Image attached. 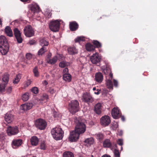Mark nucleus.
Returning a JSON list of instances; mask_svg holds the SVG:
<instances>
[{
	"mask_svg": "<svg viewBox=\"0 0 157 157\" xmlns=\"http://www.w3.org/2000/svg\"><path fill=\"white\" fill-rule=\"evenodd\" d=\"M117 143L119 145L122 146L123 144L122 140L119 139L117 141Z\"/></svg>",
	"mask_w": 157,
	"mask_h": 157,
	"instance_id": "nucleus-49",
	"label": "nucleus"
},
{
	"mask_svg": "<svg viewBox=\"0 0 157 157\" xmlns=\"http://www.w3.org/2000/svg\"><path fill=\"white\" fill-rule=\"evenodd\" d=\"M9 46L6 37L3 36H0V52L3 55H6L8 52Z\"/></svg>",
	"mask_w": 157,
	"mask_h": 157,
	"instance_id": "nucleus-2",
	"label": "nucleus"
},
{
	"mask_svg": "<svg viewBox=\"0 0 157 157\" xmlns=\"http://www.w3.org/2000/svg\"><path fill=\"white\" fill-rule=\"evenodd\" d=\"M90 59L93 63L97 64L100 62L101 58L99 54L96 52L90 57Z\"/></svg>",
	"mask_w": 157,
	"mask_h": 157,
	"instance_id": "nucleus-10",
	"label": "nucleus"
},
{
	"mask_svg": "<svg viewBox=\"0 0 157 157\" xmlns=\"http://www.w3.org/2000/svg\"><path fill=\"white\" fill-rule=\"evenodd\" d=\"M86 130V125L84 124V121L78 120L76 123L75 130L82 134L84 133Z\"/></svg>",
	"mask_w": 157,
	"mask_h": 157,
	"instance_id": "nucleus-5",
	"label": "nucleus"
},
{
	"mask_svg": "<svg viewBox=\"0 0 157 157\" xmlns=\"http://www.w3.org/2000/svg\"><path fill=\"white\" fill-rule=\"evenodd\" d=\"M14 35L19 43L22 42L23 39L21 36V33L20 31L17 28H15L13 29Z\"/></svg>",
	"mask_w": 157,
	"mask_h": 157,
	"instance_id": "nucleus-15",
	"label": "nucleus"
},
{
	"mask_svg": "<svg viewBox=\"0 0 157 157\" xmlns=\"http://www.w3.org/2000/svg\"><path fill=\"white\" fill-rule=\"evenodd\" d=\"M19 132L18 127L16 126H9L7 128V132L9 136L14 135L17 134Z\"/></svg>",
	"mask_w": 157,
	"mask_h": 157,
	"instance_id": "nucleus-9",
	"label": "nucleus"
},
{
	"mask_svg": "<svg viewBox=\"0 0 157 157\" xmlns=\"http://www.w3.org/2000/svg\"><path fill=\"white\" fill-rule=\"evenodd\" d=\"M40 9V7L37 4H34L32 5L30 9L32 12L33 13H35L38 12L39 11Z\"/></svg>",
	"mask_w": 157,
	"mask_h": 157,
	"instance_id": "nucleus-22",
	"label": "nucleus"
},
{
	"mask_svg": "<svg viewBox=\"0 0 157 157\" xmlns=\"http://www.w3.org/2000/svg\"><path fill=\"white\" fill-rule=\"evenodd\" d=\"M94 142V139L93 138H87L84 141V142L86 143V145L88 146L93 144Z\"/></svg>",
	"mask_w": 157,
	"mask_h": 157,
	"instance_id": "nucleus-30",
	"label": "nucleus"
},
{
	"mask_svg": "<svg viewBox=\"0 0 157 157\" xmlns=\"http://www.w3.org/2000/svg\"><path fill=\"white\" fill-rule=\"evenodd\" d=\"M33 106V104L32 103H27L21 105V109L24 111L29 110L31 109Z\"/></svg>",
	"mask_w": 157,
	"mask_h": 157,
	"instance_id": "nucleus-18",
	"label": "nucleus"
},
{
	"mask_svg": "<svg viewBox=\"0 0 157 157\" xmlns=\"http://www.w3.org/2000/svg\"><path fill=\"white\" fill-rule=\"evenodd\" d=\"M47 49L44 47H42L38 52V55L39 56H42L45 52L47 51Z\"/></svg>",
	"mask_w": 157,
	"mask_h": 157,
	"instance_id": "nucleus-32",
	"label": "nucleus"
},
{
	"mask_svg": "<svg viewBox=\"0 0 157 157\" xmlns=\"http://www.w3.org/2000/svg\"><path fill=\"white\" fill-rule=\"evenodd\" d=\"M29 94L28 93H25L22 96V99L24 101H26L29 99Z\"/></svg>",
	"mask_w": 157,
	"mask_h": 157,
	"instance_id": "nucleus-39",
	"label": "nucleus"
},
{
	"mask_svg": "<svg viewBox=\"0 0 157 157\" xmlns=\"http://www.w3.org/2000/svg\"><path fill=\"white\" fill-rule=\"evenodd\" d=\"M85 39L84 37H79L77 38L75 40V42H79L81 41H85Z\"/></svg>",
	"mask_w": 157,
	"mask_h": 157,
	"instance_id": "nucleus-40",
	"label": "nucleus"
},
{
	"mask_svg": "<svg viewBox=\"0 0 157 157\" xmlns=\"http://www.w3.org/2000/svg\"><path fill=\"white\" fill-rule=\"evenodd\" d=\"M101 157H111L109 155L107 154H105L103 155Z\"/></svg>",
	"mask_w": 157,
	"mask_h": 157,
	"instance_id": "nucleus-58",
	"label": "nucleus"
},
{
	"mask_svg": "<svg viewBox=\"0 0 157 157\" xmlns=\"http://www.w3.org/2000/svg\"><path fill=\"white\" fill-rule=\"evenodd\" d=\"M113 128L114 130L116 129L118 127V124L117 122H115L113 124Z\"/></svg>",
	"mask_w": 157,
	"mask_h": 157,
	"instance_id": "nucleus-47",
	"label": "nucleus"
},
{
	"mask_svg": "<svg viewBox=\"0 0 157 157\" xmlns=\"http://www.w3.org/2000/svg\"><path fill=\"white\" fill-rule=\"evenodd\" d=\"M23 140L21 139H13L11 142V146L13 149H17L22 144Z\"/></svg>",
	"mask_w": 157,
	"mask_h": 157,
	"instance_id": "nucleus-11",
	"label": "nucleus"
},
{
	"mask_svg": "<svg viewBox=\"0 0 157 157\" xmlns=\"http://www.w3.org/2000/svg\"><path fill=\"white\" fill-rule=\"evenodd\" d=\"M111 122L109 117L107 115L103 116L101 119L100 123L101 125L105 127L108 125Z\"/></svg>",
	"mask_w": 157,
	"mask_h": 157,
	"instance_id": "nucleus-12",
	"label": "nucleus"
},
{
	"mask_svg": "<svg viewBox=\"0 0 157 157\" xmlns=\"http://www.w3.org/2000/svg\"><path fill=\"white\" fill-rule=\"evenodd\" d=\"M46 122L43 119H39L37 120L35 122V125L37 128L40 130L44 129L47 126Z\"/></svg>",
	"mask_w": 157,
	"mask_h": 157,
	"instance_id": "nucleus-7",
	"label": "nucleus"
},
{
	"mask_svg": "<svg viewBox=\"0 0 157 157\" xmlns=\"http://www.w3.org/2000/svg\"><path fill=\"white\" fill-rule=\"evenodd\" d=\"M102 106V104L100 103H98L95 105L94 111L96 113L99 115L101 113Z\"/></svg>",
	"mask_w": 157,
	"mask_h": 157,
	"instance_id": "nucleus-19",
	"label": "nucleus"
},
{
	"mask_svg": "<svg viewBox=\"0 0 157 157\" xmlns=\"http://www.w3.org/2000/svg\"><path fill=\"white\" fill-rule=\"evenodd\" d=\"M33 71L35 76L38 77L39 76V72L37 67H35L34 68L33 70Z\"/></svg>",
	"mask_w": 157,
	"mask_h": 157,
	"instance_id": "nucleus-41",
	"label": "nucleus"
},
{
	"mask_svg": "<svg viewBox=\"0 0 157 157\" xmlns=\"http://www.w3.org/2000/svg\"><path fill=\"white\" fill-rule=\"evenodd\" d=\"M63 157H74V154L71 151H66L64 152L63 155Z\"/></svg>",
	"mask_w": 157,
	"mask_h": 157,
	"instance_id": "nucleus-34",
	"label": "nucleus"
},
{
	"mask_svg": "<svg viewBox=\"0 0 157 157\" xmlns=\"http://www.w3.org/2000/svg\"><path fill=\"white\" fill-rule=\"evenodd\" d=\"M21 75L20 74H18L16 75L15 78L13 80V83L14 84H17L19 82L20 79L21 78Z\"/></svg>",
	"mask_w": 157,
	"mask_h": 157,
	"instance_id": "nucleus-35",
	"label": "nucleus"
},
{
	"mask_svg": "<svg viewBox=\"0 0 157 157\" xmlns=\"http://www.w3.org/2000/svg\"><path fill=\"white\" fill-rule=\"evenodd\" d=\"M31 83V81H30V80H28L27 81L26 83L27 86L29 85Z\"/></svg>",
	"mask_w": 157,
	"mask_h": 157,
	"instance_id": "nucleus-57",
	"label": "nucleus"
},
{
	"mask_svg": "<svg viewBox=\"0 0 157 157\" xmlns=\"http://www.w3.org/2000/svg\"><path fill=\"white\" fill-rule=\"evenodd\" d=\"M31 91L33 93L36 94L38 93L39 90L37 87H34L31 89Z\"/></svg>",
	"mask_w": 157,
	"mask_h": 157,
	"instance_id": "nucleus-42",
	"label": "nucleus"
},
{
	"mask_svg": "<svg viewBox=\"0 0 157 157\" xmlns=\"http://www.w3.org/2000/svg\"><path fill=\"white\" fill-rule=\"evenodd\" d=\"M68 52L70 55H73L77 53L78 51L74 47H71L68 48Z\"/></svg>",
	"mask_w": 157,
	"mask_h": 157,
	"instance_id": "nucleus-25",
	"label": "nucleus"
},
{
	"mask_svg": "<svg viewBox=\"0 0 157 157\" xmlns=\"http://www.w3.org/2000/svg\"><path fill=\"white\" fill-rule=\"evenodd\" d=\"M0 137H1V136H0ZM1 137H2V139L3 140L4 139V136L3 135H1Z\"/></svg>",
	"mask_w": 157,
	"mask_h": 157,
	"instance_id": "nucleus-63",
	"label": "nucleus"
},
{
	"mask_svg": "<svg viewBox=\"0 0 157 157\" xmlns=\"http://www.w3.org/2000/svg\"><path fill=\"white\" fill-rule=\"evenodd\" d=\"M32 57V54L30 53H27L26 55V57L27 59L28 60L31 59Z\"/></svg>",
	"mask_w": 157,
	"mask_h": 157,
	"instance_id": "nucleus-48",
	"label": "nucleus"
},
{
	"mask_svg": "<svg viewBox=\"0 0 157 157\" xmlns=\"http://www.w3.org/2000/svg\"><path fill=\"white\" fill-rule=\"evenodd\" d=\"M103 72L106 75V84L107 87L109 90L113 89V83L112 80L113 78V75L111 72L110 68L108 66H106V68L103 69Z\"/></svg>",
	"mask_w": 157,
	"mask_h": 157,
	"instance_id": "nucleus-1",
	"label": "nucleus"
},
{
	"mask_svg": "<svg viewBox=\"0 0 157 157\" xmlns=\"http://www.w3.org/2000/svg\"><path fill=\"white\" fill-rule=\"evenodd\" d=\"M69 27L71 31H74L77 29L78 25L76 22L73 21L70 23Z\"/></svg>",
	"mask_w": 157,
	"mask_h": 157,
	"instance_id": "nucleus-20",
	"label": "nucleus"
},
{
	"mask_svg": "<svg viewBox=\"0 0 157 157\" xmlns=\"http://www.w3.org/2000/svg\"><path fill=\"white\" fill-rule=\"evenodd\" d=\"M55 90L53 89H51L50 90V92L51 94H53L55 93Z\"/></svg>",
	"mask_w": 157,
	"mask_h": 157,
	"instance_id": "nucleus-55",
	"label": "nucleus"
},
{
	"mask_svg": "<svg viewBox=\"0 0 157 157\" xmlns=\"http://www.w3.org/2000/svg\"><path fill=\"white\" fill-rule=\"evenodd\" d=\"M82 99L84 102L88 103H91L94 101L93 98L90 94L87 93H86L83 94Z\"/></svg>",
	"mask_w": 157,
	"mask_h": 157,
	"instance_id": "nucleus-16",
	"label": "nucleus"
},
{
	"mask_svg": "<svg viewBox=\"0 0 157 157\" xmlns=\"http://www.w3.org/2000/svg\"><path fill=\"white\" fill-rule=\"evenodd\" d=\"M36 43V42L34 40H31L29 41V44L31 45L34 44Z\"/></svg>",
	"mask_w": 157,
	"mask_h": 157,
	"instance_id": "nucleus-53",
	"label": "nucleus"
},
{
	"mask_svg": "<svg viewBox=\"0 0 157 157\" xmlns=\"http://www.w3.org/2000/svg\"><path fill=\"white\" fill-rule=\"evenodd\" d=\"M96 136L97 138L99 140H102L103 138L102 134L101 133H99L97 134Z\"/></svg>",
	"mask_w": 157,
	"mask_h": 157,
	"instance_id": "nucleus-45",
	"label": "nucleus"
},
{
	"mask_svg": "<svg viewBox=\"0 0 157 157\" xmlns=\"http://www.w3.org/2000/svg\"><path fill=\"white\" fill-rule=\"evenodd\" d=\"M97 90V89L96 87H94L93 88V90L94 91H96Z\"/></svg>",
	"mask_w": 157,
	"mask_h": 157,
	"instance_id": "nucleus-61",
	"label": "nucleus"
},
{
	"mask_svg": "<svg viewBox=\"0 0 157 157\" xmlns=\"http://www.w3.org/2000/svg\"><path fill=\"white\" fill-rule=\"evenodd\" d=\"M5 31L8 36L10 37H12L13 36L12 30L9 26H7L6 27L5 29Z\"/></svg>",
	"mask_w": 157,
	"mask_h": 157,
	"instance_id": "nucleus-27",
	"label": "nucleus"
},
{
	"mask_svg": "<svg viewBox=\"0 0 157 157\" xmlns=\"http://www.w3.org/2000/svg\"><path fill=\"white\" fill-rule=\"evenodd\" d=\"M2 21L1 19H0V25L1 26L2 25Z\"/></svg>",
	"mask_w": 157,
	"mask_h": 157,
	"instance_id": "nucleus-62",
	"label": "nucleus"
},
{
	"mask_svg": "<svg viewBox=\"0 0 157 157\" xmlns=\"http://www.w3.org/2000/svg\"><path fill=\"white\" fill-rule=\"evenodd\" d=\"M111 114L113 118L117 119L121 116V113L118 108L114 107L112 110Z\"/></svg>",
	"mask_w": 157,
	"mask_h": 157,
	"instance_id": "nucleus-13",
	"label": "nucleus"
},
{
	"mask_svg": "<svg viewBox=\"0 0 157 157\" xmlns=\"http://www.w3.org/2000/svg\"><path fill=\"white\" fill-rule=\"evenodd\" d=\"M70 65V63L65 61L61 62L59 64V66L61 68H64Z\"/></svg>",
	"mask_w": 157,
	"mask_h": 157,
	"instance_id": "nucleus-38",
	"label": "nucleus"
},
{
	"mask_svg": "<svg viewBox=\"0 0 157 157\" xmlns=\"http://www.w3.org/2000/svg\"><path fill=\"white\" fill-rule=\"evenodd\" d=\"M95 77L96 81L98 83H101L103 80V76L101 72L96 73Z\"/></svg>",
	"mask_w": 157,
	"mask_h": 157,
	"instance_id": "nucleus-21",
	"label": "nucleus"
},
{
	"mask_svg": "<svg viewBox=\"0 0 157 157\" xmlns=\"http://www.w3.org/2000/svg\"><path fill=\"white\" fill-rule=\"evenodd\" d=\"M80 134L75 130L71 132L69 137L71 141H76L79 139Z\"/></svg>",
	"mask_w": 157,
	"mask_h": 157,
	"instance_id": "nucleus-14",
	"label": "nucleus"
},
{
	"mask_svg": "<svg viewBox=\"0 0 157 157\" xmlns=\"http://www.w3.org/2000/svg\"><path fill=\"white\" fill-rule=\"evenodd\" d=\"M121 120L123 121H124L125 120V118L124 117V116H121Z\"/></svg>",
	"mask_w": 157,
	"mask_h": 157,
	"instance_id": "nucleus-59",
	"label": "nucleus"
},
{
	"mask_svg": "<svg viewBox=\"0 0 157 157\" xmlns=\"http://www.w3.org/2000/svg\"><path fill=\"white\" fill-rule=\"evenodd\" d=\"M52 136L56 140L62 139L63 135V132L62 129L58 127L53 128L51 131Z\"/></svg>",
	"mask_w": 157,
	"mask_h": 157,
	"instance_id": "nucleus-3",
	"label": "nucleus"
},
{
	"mask_svg": "<svg viewBox=\"0 0 157 157\" xmlns=\"http://www.w3.org/2000/svg\"><path fill=\"white\" fill-rule=\"evenodd\" d=\"M114 153L115 157H120V154L118 150L115 149L114 150Z\"/></svg>",
	"mask_w": 157,
	"mask_h": 157,
	"instance_id": "nucleus-43",
	"label": "nucleus"
},
{
	"mask_svg": "<svg viewBox=\"0 0 157 157\" xmlns=\"http://www.w3.org/2000/svg\"><path fill=\"white\" fill-rule=\"evenodd\" d=\"M113 83L114 86H115L116 87H117L118 85V83L117 81L115 79H113Z\"/></svg>",
	"mask_w": 157,
	"mask_h": 157,
	"instance_id": "nucleus-50",
	"label": "nucleus"
},
{
	"mask_svg": "<svg viewBox=\"0 0 157 157\" xmlns=\"http://www.w3.org/2000/svg\"><path fill=\"white\" fill-rule=\"evenodd\" d=\"M86 49L88 51H91L95 50V47L90 43H87L85 45Z\"/></svg>",
	"mask_w": 157,
	"mask_h": 157,
	"instance_id": "nucleus-26",
	"label": "nucleus"
},
{
	"mask_svg": "<svg viewBox=\"0 0 157 157\" xmlns=\"http://www.w3.org/2000/svg\"><path fill=\"white\" fill-rule=\"evenodd\" d=\"M22 2H24L29 3L31 2V0H20Z\"/></svg>",
	"mask_w": 157,
	"mask_h": 157,
	"instance_id": "nucleus-56",
	"label": "nucleus"
},
{
	"mask_svg": "<svg viewBox=\"0 0 157 157\" xmlns=\"http://www.w3.org/2000/svg\"><path fill=\"white\" fill-rule=\"evenodd\" d=\"M39 142L38 138L36 136H33L31 139V143L32 145L36 146Z\"/></svg>",
	"mask_w": 157,
	"mask_h": 157,
	"instance_id": "nucleus-23",
	"label": "nucleus"
},
{
	"mask_svg": "<svg viewBox=\"0 0 157 157\" xmlns=\"http://www.w3.org/2000/svg\"><path fill=\"white\" fill-rule=\"evenodd\" d=\"M9 79V75L7 73H6L4 74L2 77V80L4 83L7 84L8 82Z\"/></svg>",
	"mask_w": 157,
	"mask_h": 157,
	"instance_id": "nucleus-29",
	"label": "nucleus"
},
{
	"mask_svg": "<svg viewBox=\"0 0 157 157\" xmlns=\"http://www.w3.org/2000/svg\"><path fill=\"white\" fill-rule=\"evenodd\" d=\"M103 145L104 147L109 148L111 147L112 145L110 140L106 139L103 142Z\"/></svg>",
	"mask_w": 157,
	"mask_h": 157,
	"instance_id": "nucleus-24",
	"label": "nucleus"
},
{
	"mask_svg": "<svg viewBox=\"0 0 157 157\" xmlns=\"http://www.w3.org/2000/svg\"><path fill=\"white\" fill-rule=\"evenodd\" d=\"M7 84L1 83H0V93L5 92L6 90V86Z\"/></svg>",
	"mask_w": 157,
	"mask_h": 157,
	"instance_id": "nucleus-37",
	"label": "nucleus"
},
{
	"mask_svg": "<svg viewBox=\"0 0 157 157\" xmlns=\"http://www.w3.org/2000/svg\"><path fill=\"white\" fill-rule=\"evenodd\" d=\"M115 147H117V144H115Z\"/></svg>",
	"mask_w": 157,
	"mask_h": 157,
	"instance_id": "nucleus-64",
	"label": "nucleus"
},
{
	"mask_svg": "<svg viewBox=\"0 0 157 157\" xmlns=\"http://www.w3.org/2000/svg\"><path fill=\"white\" fill-rule=\"evenodd\" d=\"M24 33L27 37H30L34 35V32L31 26L28 25L25 27L24 29Z\"/></svg>",
	"mask_w": 157,
	"mask_h": 157,
	"instance_id": "nucleus-8",
	"label": "nucleus"
},
{
	"mask_svg": "<svg viewBox=\"0 0 157 157\" xmlns=\"http://www.w3.org/2000/svg\"><path fill=\"white\" fill-rule=\"evenodd\" d=\"M63 78L64 80L68 82H70L71 79V75L69 73L63 74Z\"/></svg>",
	"mask_w": 157,
	"mask_h": 157,
	"instance_id": "nucleus-28",
	"label": "nucleus"
},
{
	"mask_svg": "<svg viewBox=\"0 0 157 157\" xmlns=\"http://www.w3.org/2000/svg\"><path fill=\"white\" fill-rule=\"evenodd\" d=\"M58 58L57 56H55L52 59H50L47 60V63L51 64H53L56 63L57 61Z\"/></svg>",
	"mask_w": 157,
	"mask_h": 157,
	"instance_id": "nucleus-31",
	"label": "nucleus"
},
{
	"mask_svg": "<svg viewBox=\"0 0 157 157\" xmlns=\"http://www.w3.org/2000/svg\"><path fill=\"white\" fill-rule=\"evenodd\" d=\"M60 23L58 20L52 21L49 24L50 29L54 32L58 31L59 29Z\"/></svg>",
	"mask_w": 157,
	"mask_h": 157,
	"instance_id": "nucleus-6",
	"label": "nucleus"
},
{
	"mask_svg": "<svg viewBox=\"0 0 157 157\" xmlns=\"http://www.w3.org/2000/svg\"><path fill=\"white\" fill-rule=\"evenodd\" d=\"M40 148L41 149L45 150L46 148L45 144L44 141L41 142L40 145Z\"/></svg>",
	"mask_w": 157,
	"mask_h": 157,
	"instance_id": "nucleus-44",
	"label": "nucleus"
},
{
	"mask_svg": "<svg viewBox=\"0 0 157 157\" xmlns=\"http://www.w3.org/2000/svg\"><path fill=\"white\" fill-rule=\"evenodd\" d=\"M79 109V103L77 100H72L69 104V110L73 114L78 112Z\"/></svg>",
	"mask_w": 157,
	"mask_h": 157,
	"instance_id": "nucleus-4",
	"label": "nucleus"
},
{
	"mask_svg": "<svg viewBox=\"0 0 157 157\" xmlns=\"http://www.w3.org/2000/svg\"><path fill=\"white\" fill-rule=\"evenodd\" d=\"M14 116L10 112H8L5 116V121L8 123L12 122L14 119Z\"/></svg>",
	"mask_w": 157,
	"mask_h": 157,
	"instance_id": "nucleus-17",
	"label": "nucleus"
},
{
	"mask_svg": "<svg viewBox=\"0 0 157 157\" xmlns=\"http://www.w3.org/2000/svg\"><path fill=\"white\" fill-rule=\"evenodd\" d=\"M48 99V95L45 94L43 95L42 100L43 101H47Z\"/></svg>",
	"mask_w": 157,
	"mask_h": 157,
	"instance_id": "nucleus-46",
	"label": "nucleus"
},
{
	"mask_svg": "<svg viewBox=\"0 0 157 157\" xmlns=\"http://www.w3.org/2000/svg\"><path fill=\"white\" fill-rule=\"evenodd\" d=\"M40 44L42 47L48 46L49 44L48 41L45 39L42 38L40 40Z\"/></svg>",
	"mask_w": 157,
	"mask_h": 157,
	"instance_id": "nucleus-33",
	"label": "nucleus"
},
{
	"mask_svg": "<svg viewBox=\"0 0 157 157\" xmlns=\"http://www.w3.org/2000/svg\"><path fill=\"white\" fill-rule=\"evenodd\" d=\"M93 44L95 46V48H99L101 47L102 44L101 43L97 40H93L92 41Z\"/></svg>",
	"mask_w": 157,
	"mask_h": 157,
	"instance_id": "nucleus-36",
	"label": "nucleus"
},
{
	"mask_svg": "<svg viewBox=\"0 0 157 157\" xmlns=\"http://www.w3.org/2000/svg\"><path fill=\"white\" fill-rule=\"evenodd\" d=\"M6 90L7 92L10 93L12 91V88L11 86H9L7 88Z\"/></svg>",
	"mask_w": 157,
	"mask_h": 157,
	"instance_id": "nucleus-51",
	"label": "nucleus"
},
{
	"mask_svg": "<svg viewBox=\"0 0 157 157\" xmlns=\"http://www.w3.org/2000/svg\"><path fill=\"white\" fill-rule=\"evenodd\" d=\"M43 83L45 85H47L48 84V82L44 80L43 82Z\"/></svg>",
	"mask_w": 157,
	"mask_h": 157,
	"instance_id": "nucleus-60",
	"label": "nucleus"
},
{
	"mask_svg": "<svg viewBox=\"0 0 157 157\" xmlns=\"http://www.w3.org/2000/svg\"><path fill=\"white\" fill-rule=\"evenodd\" d=\"M68 71V69L67 68H65L63 70V72L64 74L67 73Z\"/></svg>",
	"mask_w": 157,
	"mask_h": 157,
	"instance_id": "nucleus-54",
	"label": "nucleus"
},
{
	"mask_svg": "<svg viewBox=\"0 0 157 157\" xmlns=\"http://www.w3.org/2000/svg\"><path fill=\"white\" fill-rule=\"evenodd\" d=\"M101 92V90H99L98 89H97V90L95 91L94 93L98 95Z\"/></svg>",
	"mask_w": 157,
	"mask_h": 157,
	"instance_id": "nucleus-52",
	"label": "nucleus"
}]
</instances>
